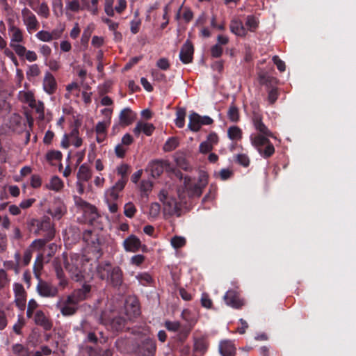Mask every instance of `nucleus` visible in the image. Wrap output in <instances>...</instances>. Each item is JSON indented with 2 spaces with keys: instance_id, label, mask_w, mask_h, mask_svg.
I'll return each mask as SVG.
<instances>
[{
  "instance_id": "aec40b11",
  "label": "nucleus",
  "mask_w": 356,
  "mask_h": 356,
  "mask_svg": "<svg viewBox=\"0 0 356 356\" xmlns=\"http://www.w3.org/2000/svg\"><path fill=\"white\" fill-rule=\"evenodd\" d=\"M155 129L154 126L151 123L143 122H138L136 127L133 129V132L136 136H139L141 132L144 133L147 136L152 135Z\"/></svg>"
},
{
  "instance_id": "a19ab883",
  "label": "nucleus",
  "mask_w": 356,
  "mask_h": 356,
  "mask_svg": "<svg viewBox=\"0 0 356 356\" xmlns=\"http://www.w3.org/2000/svg\"><path fill=\"white\" fill-rule=\"evenodd\" d=\"M136 278L138 280L139 283L143 286L150 285L153 282L152 276L148 273H138Z\"/></svg>"
},
{
  "instance_id": "ea45409f",
  "label": "nucleus",
  "mask_w": 356,
  "mask_h": 356,
  "mask_svg": "<svg viewBox=\"0 0 356 356\" xmlns=\"http://www.w3.org/2000/svg\"><path fill=\"white\" fill-rule=\"evenodd\" d=\"M56 277L60 280L59 285L62 287H65L67 284V280L65 277L64 271L60 265L56 264L54 266Z\"/></svg>"
},
{
  "instance_id": "cd10ccee",
  "label": "nucleus",
  "mask_w": 356,
  "mask_h": 356,
  "mask_svg": "<svg viewBox=\"0 0 356 356\" xmlns=\"http://www.w3.org/2000/svg\"><path fill=\"white\" fill-rule=\"evenodd\" d=\"M92 177V172L88 166L83 163L82 164L79 169L77 173L78 179L83 181H88Z\"/></svg>"
},
{
  "instance_id": "2f4dec72",
  "label": "nucleus",
  "mask_w": 356,
  "mask_h": 356,
  "mask_svg": "<svg viewBox=\"0 0 356 356\" xmlns=\"http://www.w3.org/2000/svg\"><path fill=\"white\" fill-rule=\"evenodd\" d=\"M12 352L15 356H30L29 349L21 343L12 346Z\"/></svg>"
},
{
  "instance_id": "a18cd8bd",
  "label": "nucleus",
  "mask_w": 356,
  "mask_h": 356,
  "mask_svg": "<svg viewBox=\"0 0 356 356\" xmlns=\"http://www.w3.org/2000/svg\"><path fill=\"white\" fill-rule=\"evenodd\" d=\"M191 329L190 327H188L187 326L181 327L177 336V341H179L180 343H184L188 338L191 332Z\"/></svg>"
},
{
  "instance_id": "680f3d73",
  "label": "nucleus",
  "mask_w": 356,
  "mask_h": 356,
  "mask_svg": "<svg viewBox=\"0 0 356 356\" xmlns=\"http://www.w3.org/2000/svg\"><path fill=\"white\" fill-rule=\"evenodd\" d=\"M13 33L11 37L10 42L17 43L23 40V35L22 31L17 28H13Z\"/></svg>"
},
{
  "instance_id": "20e7f679",
  "label": "nucleus",
  "mask_w": 356,
  "mask_h": 356,
  "mask_svg": "<svg viewBox=\"0 0 356 356\" xmlns=\"http://www.w3.org/2000/svg\"><path fill=\"white\" fill-rule=\"evenodd\" d=\"M31 225L35 227L34 233L42 237H47V240H52L55 236V230L48 217H44L41 220L32 219Z\"/></svg>"
},
{
  "instance_id": "a878e982",
  "label": "nucleus",
  "mask_w": 356,
  "mask_h": 356,
  "mask_svg": "<svg viewBox=\"0 0 356 356\" xmlns=\"http://www.w3.org/2000/svg\"><path fill=\"white\" fill-rule=\"evenodd\" d=\"M202 126L201 115L195 112H192L189 115L188 129L192 131L197 132L200 131Z\"/></svg>"
},
{
  "instance_id": "e2e57ef3",
  "label": "nucleus",
  "mask_w": 356,
  "mask_h": 356,
  "mask_svg": "<svg viewBox=\"0 0 356 356\" xmlns=\"http://www.w3.org/2000/svg\"><path fill=\"white\" fill-rule=\"evenodd\" d=\"M38 305L34 299H31L28 302L26 310V316L31 318L33 316L35 309L38 307Z\"/></svg>"
},
{
  "instance_id": "c03bdc74",
  "label": "nucleus",
  "mask_w": 356,
  "mask_h": 356,
  "mask_svg": "<svg viewBox=\"0 0 356 356\" xmlns=\"http://www.w3.org/2000/svg\"><path fill=\"white\" fill-rule=\"evenodd\" d=\"M42 256L39 255L33 266V273L38 280L40 279V271L42 269Z\"/></svg>"
},
{
  "instance_id": "79ce46f5",
  "label": "nucleus",
  "mask_w": 356,
  "mask_h": 356,
  "mask_svg": "<svg viewBox=\"0 0 356 356\" xmlns=\"http://www.w3.org/2000/svg\"><path fill=\"white\" fill-rule=\"evenodd\" d=\"M36 37L41 41L43 42H50L52 40L59 38V35H56V36H54L52 33L47 31H40L37 33Z\"/></svg>"
},
{
  "instance_id": "5701e85b",
  "label": "nucleus",
  "mask_w": 356,
  "mask_h": 356,
  "mask_svg": "<svg viewBox=\"0 0 356 356\" xmlns=\"http://www.w3.org/2000/svg\"><path fill=\"white\" fill-rule=\"evenodd\" d=\"M229 29L232 33L239 37H245L248 33L243 22L239 19H232L230 22Z\"/></svg>"
},
{
  "instance_id": "0e129e2a",
  "label": "nucleus",
  "mask_w": 356,
  "mask_h": 356,
  "mask_svg": "<svg viewBox=\"0 0 356 356\" xmlns=\"http://www.w3.org/2000/svg\"><path fill=\"white\" fill-rule=\"evenodd\" d=\"M210 51L211 57L218 58L222 56L223 49L219 44H214L211 47Z\"/></svg>"
},
{
  "instance_id": "69168bd1",
  "label": "nucleus",
  "mask_w": 356,
  "mask_h": 356,
  "mask_svg": "<svg viewBox=\"0 0 356 356\" xmlns=\"http://www.w3.org/2000/svg\"><path fill=\"white\" fill-rule=\"evenodd\" d=\"M165 327L169 331L177 332L181 328V324L178 321H165Z\"/></svg>"
},
{
  "instance_id": "052dcab7",
  "label": "nucleus",
  "mask_w": 356,
  "mask_h": 356,
  "mask_svg": "<svg viewBox=\"0 0 356 356\" xmlns=\"http://www.w3.org/2000/svg\"><path fill=\"white\" fill-rule=\"evenodd\" d=\"M10 45L19 56L22 57L25 56L27 51L25 47L13 42H10Z\"/></svg>"
},
{
  "instance_id": "5fc2aeb1",
  "label": "nucleus",
  "mask_w": 356,
  "mask_h": 356,
  "mask_svg": "<svg viewBox=\"0 0 356 356\" xmlns=\"http://www.w3.org/2000/svg\"><path fill=\"white\" fill-rule=\"evenodd\" d=\"M46 159L48 161H60L62 159V153L60 151L51 150L47 153Z\"/></svg>"
},
{
  "instance_id": "6e6552de",
  "label": "nucleus",
  "mask_w": 356,
  "mask_h": 356,
  "mask_svg": "<svg viewBox=\"0 0 356 356\" xmlns=\"http://www.w3.org/2000/svg\"><path fill=\"white\" fill-rule=\"evenodd\" d=\"M22 17L29 32L38 29L40 24L36 16L29 8H24L22 10Z\"/></svg>"
},
{
  "instance_id": "c85d7f7f",
  "label": "nucleus",
  "mask_w": 356,
  "mask_h": 356,
  "mask_svg": "<svg viewBox=\"0 0 356 356\" xmlns=\"http://www.w3.org/2000/svg\"><path fill=\"white\" fill-rule=\"evenodd\" d=\"M227 136L232 140H240L243 137L242 129L237 126H231L227 129Z\"/></svg>"
},
{
  "instance_id": "393cba45",
  "label": "nucleus",
  "mask_w": 356,
  "mask_h": 356,
  "mask_svg": "<svg viewBox=\"0 0 356 356\" xmlns=\"http://www.w3.org/2000/svg\"><path fill=\"white\" fill-rule=\"evenodd\" d=\"M83 213L85 220L91 225H93L99 217L97 208L91 204L83 211Z\"/></svg>"
},
{
  "instance_id": "f704fd0d",
  "label": "nucleus",
  "mask_w": 356,
  "mask_h": 356,
  "mask_svg": "<svg viewBox=\"0 0 356 356\" xmlns=\"http://www.w3.org/2000/svg\"><path fill=\"white\" fill-rule=\"evenodd\" d=\"M186 110L185 108H178L176 112L177 118L175 119V124L179 128H182L185 124V117Z\"/></svg>"
},
{
  "instance_id": "13d9d810",
  "label": "nucleus",
  "mask_w": 356,
  "mask_h": 356,
  "mask_svg": "<svg viewBox=\"0 0 356 356\" xmlns=\"http://www.w3.org/2000/svg\"><path fill=\"white\" fill-rule=\"evenodd\" d=\"M152 184L149 181H143L140 184L142 195L147 197L148 193L152 190Z\"/></svg>"
},
{
  "instance_id": "c9c22d12",
  "label": "nucleus",
  "mask_w": 356,
  "mask_h": 356,
  "mask_svg": "<svg viewBox=\"0 0 356 356\" xmlns=\"http://www.w3.org/2000/svg\"><path fill=\"white\" fill-rule=\"evenodd\" d=\"M259 19L254 15H248L246 17L245 26L248 31L254 32L259 26Z\"/></svg>"
},
{
  "instance_id": "09e8293b",
  "label": "nucleus",
  "mask_w": 356,
  "mask_h": 356,
  "mask_svg": "<svg viewBox=\"0 0 356 356\" xmlns=\"http://www.w3.org/2000/svg\"><path fill=\"white\" fill-rule=\"evenodd\" d=\"M259 82L262 85L267 86L272 85L276 81V79L268 75L266 73H262L259 75Z\"/></svg>"
},
{
  "instance_id": "a211bd4d",
  "label": "nucleus",
  "mask_w": 356,
  "mask_h": 356,
  "mask_svg": "<svg viewBox=\"0 0 356 356\" xmlns=\"http://www.w3.org/2000/svg\"><path fill=\"white\" fill-rule=\"evenodd\" d=\"M42 85L44 90L49 95H53L56 91V81L54 76L49 72H46Z\"/></svg>"
},
{
  "instance_id": "473e14b6",
  "label": "nucleus",
  "mask_w": 356,
  "mask_h": 356,
  "mask_svg": "<svg viewBox=\"0 0 356 356\" xmlns=\"http://www.w3.org/2000/svg\"><path fill=\"white\" fill-rule=\"evenodd\" d=\"M57 307L60 309V313L65 316L74 315L78 309L77 306L63 305L60 302L57 305Z\"/></svg>"
},
{
  "instance_id": "f3484780",
  "label": "nucleus",
  "mask_w": 356,
  "mask_h": 356,
  "mask_svg": "<svg viewBox=\"0 0 356 356\" xmlns=\"http://www.w3.org/2000/svg\"><path fill=\"white\" fill-rule=\"evenodd\" d=\"M34 322L41 326L46 331L50 330L53 327L52 321L46 316L42 310H38L34 316Z\"/></svg>"
},
{
  "instance_id": "de8ad7c7",
  "label": "nucleus",
  "mask_w": 356,
  "mask_h": 356,
  "mask_svg": "<svg viewBox=\"0 0 356 356\" xmlns=\"http://www.w3.org/2000/svg\"><path fill=\"white\" fill-rule=\"evenodd\" d=\"M186 243V241L184 237L175 236L171 238V245L175 249L184 247Z\"/></svg>"
},
{
  "instance_id": "9d476101",
  "label": "nucleus",
  "mask_w": 356,
  "mask_h": 356,
  "mask_svg": "<svg viewBox=\"0 0 356 356\" xmlns=\"http://www.w3.org/2000/svg\"><path fill=\"white\" fill-rule=\"evenodd\" d=\"M36 290L40 296L44 298H54L58 294V289L56 286L41 279L38 280Z\"/></svg>"
},
{
  "instance_id": "e433bc0d",
  "label": "nucleus",
  "mask_w": 356,
  "mask_h": 356,
  "mask_svg": "<svg viewBox=\"0 0 356 356\" xmlns=\"http://www.w3.org/2000/svg\"><path fill=\"white\" fill-rule=\"evenodd\" d=\"M47 212L54 219L60 220L64 215L65 209L63 205L59 204L54 208L49 209Z\"/></svg>"
},
{
  "instance_id": "4be33fe9",
  "label": "nucleus",
  "mask_w": 356,
  "mask_h": 356,
  "mask_svg": "<svg viewBox=\"0 0 356 356\" xmlns=\"http://www.w3.org/2000/svg\"><path fill=\"white\" fill-rule=\"evenodd\" d=\"M219 351L222 356H235L236 348L232 341L226 340L220 343Z\"/></svg>"
},
{
  "instance_id": "f03ea898",
  "label": "nucleus",
  "mask_w": 356,
  "mask_h": 356,
  "mask_svg": "<svg viewBox=\"0 0 356 356\" xmlns=\"http://www.w3.org/2000/svg\"><path fill=\"white\" fill-rule=\"evenodd\" d=\"M252 145L264 159L270 158L275 153V147L268 138L263 135H250Z\"/></svg>"
},
{
  "instance_id": "72a5a7b5",
  "label": "nucleus",
  "mask_w": 356,
  "mask_h": 356,
  "mask_svg": "<svg viewBox=\"0 0 356 356\" xmlns=\"http://www.w3.org/2000/svg\"><path fill=\"white\" fill-rule=\"evenodd\" d=\"M94 26L93 25H88L83 31V34L81 38V44L85 48L88 47V42L91 35L93 32Z\"/></svg>"
},
{
  "instance_id": "dca6fc26",
  "label": "nucleus",
  "mask_w": 356,
  "mask_h": 356,
  "mask_svg": "<svg viewBox=\"0 0 356 356\" xmlns=\"http://www.w3.org/2000/svg\"><path fill=\"white\" fill-rule=\"evenodd\" d=\"M125 312L129 318L138 316L140 314L138 300L135 298L127 300L125 303Z\"/></svg>"
},
{
  "instance_id": "774afa93",
  "label": "nucleus",
  "mask_w": 356,
  "mask_h": 356,
  "mask_svg": "<svg viewBox=\"0 0 356 356\" xmlns=\"http://www.w3.org/2000/svg\"><path fill=\"white\" fill-rule=\"evenodd\" d=\"M177 165L181 169L188 171L190 169V165L185 158L184 157H178L176 159Z\"/></svg>"
},
{
  "instance_id": "0eeeda50",
  "label": "nucleus",
  "mask_w": 356,
  "mask_h": 356,
  "mask_svg": "<svg viewBox=\"0 0 356 356\" xmlns=\"http://www.w3.org/2000/svg\"><path fill=\"white\" fill-rule=\"evenodd\" d=\"M179 198L181 199V195L180 194ZM182 202V200H181ZM182 204L179 202L175 198H170L164 201L163 204V213L165 216L171 217L176 216L180 217L181 216Z\"/></svg>"
},
{
  "instance_id": "603ef678",
  "label": "nucleus",
  "mask_w": 356,
  "mask_h": 356,
  "mask_svg": "<svg viewBox=\"0 0 356 356\" xmlns=\"http://www.w3.org/2000/svg\"><path fill=\"white\" fill-rule=\"evenodd\" d=\"M39 15L48 18L49 16V9L48 5L45 2H42L39 7H38L37 10H35Z\"/></svg>"
},
{
  "instance_id": "4d7b16f0",
  "label": "nucleus",
  "mask_w": 356,
  "mask_h": 356,
  "mask_svg": "<svg viewBox=\"0 0 356 356\" xmlns=\"http://www.w3.org/2000/svg\"><path fill=\"white\" fill-rule=\"evenodd\" d=\"M161 211V206L157 202H154L150 204L149 214L151 218H156Z\"/></svg>"
},
{
  "instance_id": "f257e3e1",
  "label": "nucleus",
  "mask_w": 356,
  "mask_h": 356,
  "mask_svg": "<svg viewBox=\"0 0 356 356\" xmlns=\"http://www.w3.org/2000/svg\"><path fill=\"white\" fill-rule=\"evenodd\" d=\"M97 277L105 281L109 286L120 290L124 286V273L117 265L113 266L108 261L99 262L95 268Z\"/></svg>"
},
{
  "instance_id": "b1692460",
  "label": "nucleus",
  "mask_w": 356,
  "mask_h": 356,
  "mask_svg": "<svg viewBox=\"0 0 356 356\" xmlns=\"http://www.w3.org/2000/svg\"><path fill=\"white\" fill-rule=\"evenodd\" d=\"M127 323L126 318L122 316H116L111 320L108 327L113 332H119L126 328Z\"/></svg>"
},
{
  "instance_id": "338daca9",
  "label": "nucleus",
  "mask_w": 356,
  "mask_h": 356,
  "mask_svg": "<svg viewBox=\"0 0 356 356\" xmlns=\"http://www.w3.org/2000/svg\"><path fill=\"white\" fill-rule=\"evenodd\" d=\"M145 260V257L143 254H136L131 257L130 264L136 266H140Z\"/></svg>"
},
{
  "instance_id": "4c0bfd02",
  "label": "nucleus",
  "mask_w": 356,
  "mask_h": 356,
  "mask_svg": "<svg viewBox=\"0 0 356 356\" xmlns=\"http://www.w3.org/2000/svg\"><path fill=\"white\" fill-rule=\"evenodd\" d=\"M179 145L178 138L176 137H170L165 143L163 145V150L165 152H170L175 149Z\"/></svg>"
},
{
  "instance_id": "6e6d98bb",
  "label": "nucleus",
  "mask_w": 356,
  "mask_h": 356,
  "mask_svg": "<svg viewBox=\"0 0 356 356\" xmlns=\"http://www.w3.org/2000/svg\"><path fill=\"white\" fill-rule=\"evenodd\" d=\"M85 3L87 9L90 11L93 15H97L98 13L97 5L99 0H90V3L86 2V0H82Z\"/></svg>"
},
{
  "instance_id": "6ab92c4d",
  "label": "nucleus",
  "mask_w": 356,
  "mask_h": 356,
  "mask_svg": "<svg viewBox=\"0 0 356 356\" xmlns=\"http://www.w3.org/2000/svg\"><path fill=\"white\" fill-rule=\"evenodd\" d=\"M127 181L128 178H120L113 186L107 191L106 195L113 201L118 200L119 192L124 189Z\"/></svg>"
},
{
  "instance_id": "4468645a",
  "label": "nucleus",
  "mask_w": 356,
  "mask_h": 356,
  "mask_svg": "<svg viewBox=\"0 0 356 356\" xmlns=\"http://www.w3.org/2000/svg\"><path fill=\"white\" fill-rule=\"evenodd\" d=\"M123 247L126 252H137L140 250L141 241L136 235L131 234L124 239Z\"/></svg>"
},
{
  "instance_id": "37998d69",
  "label": "nucleus",
  "mask_w": 356,
  "mask_h": 356,
  "mask_svg": "<svg viewBox=\"0 0 356 356\" xmlns=\"http://www.w3.org/2000/svg\"><path fill=\"white\" fill-rule=\"evenodd\" d=\"M227 116L233 122H236L239 120V112L236 106L232 105L229 106L227 112Z\"/></svg>"
},
{
  "instance_id": "bf43d9fd",
  "label": "nucleus",
  "mask_w": 356,
  "mask_h": 356,
  "mask_svg": "<svg viewBox=\"0 0 356 356\" xmlns=\"http://www.w3.org/2000/svg\"><path fill=\"white\" fill-rule=\"evenodd\" d=\"M201 305L203 307L211 309L213 306V302L207 293H203L201 297Z\"/></svg>"
},
{
  "instance_id": "ddd939ff",
  "label": "nucleus",
  "mask_w": 356,
  "mask_h": 356,
  "mask_svg": "<svg viewBox=\"0 0 356 356\" xmlns=\"http://www.w3.org/2000/svg\"><path fill=\"white\" fill-rule=\"evenodd\" d=\"M193 44L189 40H187L181 48L179 58L183 63L188 64L193 60Z\"/></svg>"
},
{
  "instance_id": "7ed1b4c3",
  "label": "nucleus",
  "mask_w": 356,
  "mask_h": 356,
  "mask_svg": "<svg viewBox=\"0 0 356 356\" xmlns=\"http://www.w3.org/2000/svg\"><path fill=\"white\" fill-rule=\"evenodd\" d=\"M208 184V175L202 172L197 181H193L189 177H184V187L190 198L200 197L204 188Z\"/></svg>"
},
{
  "instance_id": "8fccbe9b",
  "label": "nucleus",
  "mask_w": 356,
  "mask_h": 356,
  "mask_svg": "<svg viewBox=\"0 0 356 356\" xmlns=\"http://www.w3.org/2000/svg\"><path fill=\"white\" fill-rule=\"evenodd\" d=\"M279 97V91L277 88L272 87L268 91V101L270 104H274Z\"/></svg>"
},
{
  "instance_id": "39448f33",
  "label": "nucleus",
  "mask_w": 356,
  "mask_h": 356,
  "mask_svg": "<svg viewBox=\"0 0 356 356\" xmlns=\"http://www.w3.org/2000/svg\"><path fill=\"white\" fill-rule=\"evenodd\" d=\"M83 259L79 255H74L71 257L70 262L66 261L65 269L71 275L72 280L78 282L84 277Z\"/></svg>"
},
{
  "instance_id": "1a4fd4ad",
  "label": "nucleus",
  "mask_w": 356,
  "mask_h": 356,
  "mask_svg": "<svg viewBox=\"0 0 356 356\" xmlns=\"http://www.w3.org/2000/svg\"><path fill=\"white\" fill-rule=\"evenodd\" d=\"M224 300L227 305L237 309L245 305V301L241 298L240 293L234 289L228 290L224 296Z\"/></svg>"
},
{
  "instance_id": "412c9836",
  "label": "nucleus",
  "mask_w": 356,
  "mask_h": 356,
  "mask_svg": "<svg viewBox=\"0 0 356 356\" xmlns=\"http://www.w3.org/2000/svg\"><path fill=\"white\" fill-rule=\"evenodd\" d=\"M136 118V114L129 108L122 109L120 113V123L122 126L126 127L132 124Z\"/></svg>"
},
{
  "instance_id": "c756f323",
  "label": "nucleus",
  "mask_w": 356,
  "mask_h": 356,
  "mask_svg": "<svg viewBox=\"0 0 356 356\" xmlns=\"http://www.w3.org/2000/svg\"><path fill=\"white\" fill-rule=\"evenodd\" d=\"M63 187V181L58 176H53L49 184L45 185L47 189L60 191Z\"/></svg>"
},
{
  "instance_id": "58836bf2",
  "label": "nucleus",
  "mask_w": 356,
  "mask_h": 356,
  "mask_svg": "<svg viewBox=\"0 0 356 356\" xmlns=\"http://www.w3.org/2000/svg\"><path fill=\"white\" fill-rule=\"evenodd\" d=\"M20 100L24 103H28L31 108L35 106V99L31 92H20Z\"/></svg>"
},
{
  "instance_id": "2eb2a0df",
  "label": "nucleus",
  "mask_w": 356,
  "mask_h": 356,
  "mask_svg": "<svg viewBox=\"0 0 356 356\" xmlns=\"http://www.w3.org/2000/svg\"><path fill=\"white\" fill-rule=\"evenodd\" d=\"M156 350L155 340L147 338L145 339L140 348V356H154Z\"/></svg>"
},
{
  "instance_id": "864d4df0",
  "label": "nucleus",
  "mask_w": 356,
  "mask_h": 356,
  "mask_svg": "<svg viewBox=\"0 0 356 356\" xmlns=\"http://www.w3.org/2000/svg\"><path fill=\"white\" fill-rule=\"evenodd\" d=\"M236 161L241 165L247 168L250 165V159L245 154H238L236 156Z\"/></svg>"
},
{
  "instance_id": "423d86ee",
  "label": "nucleus",
  "mask_w": 356,
  "mask_h": 356,
  "mask_svg": "<svg viewBox=\"0 0 356 356\" xmlns=\"http://www.w3.org/2000/svg\"><path fill=\"white\" fill-rule=\"evenodd\" d=\"M83 240L90 245L91 251L94 253L96 259H99L102 255V251L99 242V238L92 230L87 229L83 233Z\"/></svg>"
},
{
  "instance_id": "f8f14e48",
  "label": "nucleus",
  "mask_w": 356,
  "mask_h": 356,
  "mask_svg": "<svg viewBox=\"0 0 356 356\" xmlns=\"http://www.w3.org/2000/svg\"><path fill=\"white\" fill-rule=\"evenodd\" d=\"M252 120L255 129L259 132L257 135H263L266 138H274L273 132L263 123L262 117L259 113H254Z\"/></svg>"
},
{
  "instance_id": "9b49d317",
  "label": "nucleus",
  "mask_w": 356,
  "mask_h": 356,
  "mask_svg": "<svg viewBox=\"0 0 356 356\" xmlns=\"http://www.w3.org/2000/svg\"><path fill=\"white\" fill-rule=\"evenodd\" d=\"M148 168L153 177H159L164 171L170 168V163L167 160H154L148 165Z\"/></svg>"
},
{
  "instance_id": "49530a36",
  "label": "nucleus",
  "mask_w": 356,
  "mask_h": 356,
  "mask_svg": "<svg viewBox=\"0 0 356 356\" xmlns=\"http://www.w3.org/2000/svg\"><path fill=\"white\" fill-rule=\"evenodd\" d=\"M137 209L135 207V205L129 202L127 204H125L124 207V215L129 218H131L134 216L135 213H136Z\"/></svg>"
},
{
  "instance_id": "3c124183",
  "label": "nucleus",
  "mask_w": 356,
  "mask_h": 356,
  "mask_svg": "<svg viewBox=\"0 0 356 356\" xmlns=\"http://www.w3.org/2000/svg\"><path fill=\"white\" fill-rule=\"evenodd\" d=\"M40 74V70L37 64H33L29 66V69L26 71V76L29 79L31 77H36Z\"/></svg>"
},
{
  "instance_id": "bb28decb",
  "label": "nucleus",
  "mask_w": 356,
  "mask_h": 356,
  "mask_svg": "<svg viewBox=\"0 0 356 356\" xmlns=\"http://www.w3.org/2000/svg\"><path fill=\"white\" fill-rule=\"evenodd\" d=\"M91 291V286L88 284H84L81 288L76 289L74 291V296L77 297L79 302L86 300L88 298Z\"/></svg>"
},
{
  "instance_id": "7c9ffc66",
  "label": "nucleus",
  "mask_w": 356,
  "mask_h": 356,
  "mask_svg": "<svg viewBox=\"0 0 356 356\" xmlns=\"http://www.w3.org/2000/svg\"><path fill=\"white\" fill-rule=\"evenodd\" d=\"M10 279L8 277L7 272L2 268H0V293L4 292L10 287Z\"/></svg>"
}]
</instances>
